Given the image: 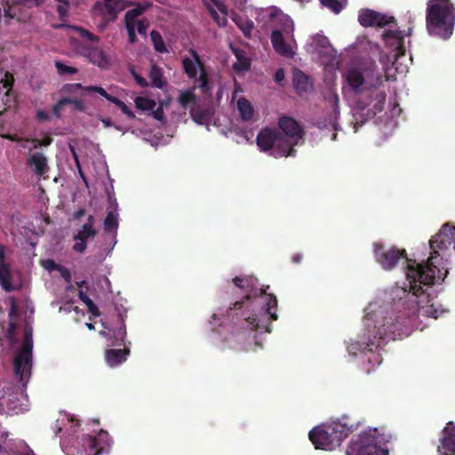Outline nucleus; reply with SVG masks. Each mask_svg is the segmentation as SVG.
Segmentation results:
<instances>
[{
  "instance_id": "1",
  "label": "nucleus",
  "mask_w": 455,
  "mask_h": 455,
  "mask_svg": "<svg viewBox=\"0 0 455 455\" xmlns=\"http://www.w3.org/2000/svg\"><path fill=\"white\" fill-rule=\"evenodd\" d=\"M430 257L425 263H417L407 258L404 249L391 248L385 251L374 243V257L386 270L393 269L403 259L406 263L405 276L409 290L403 288V305H407L408 315H434L432 298L427 289L435 283H441L448 274L447 262L455 251V227L450 223L443 225L438 233L429 240ZM436 313V311H435Z\"/></svg>"
},
{
  "instance_id": "2",
  "label": "nucleus",
  "mask_w": 455,
  "mask_h": 455,
  "mask_svg": "<svg viewBox=\"0 0 455 455\" xmlns=\"http://www.w3.org/2000/svg\"><path fill=\"white\" fill-rule=\"evenodd\" d=\"M256 281L253 276H235L233 283L246 292L245 296L235 301L227 314L214 313L212 319L221 320L220 325H222L228 320L234 322L235 315L240 316L243 320V326L245 325L247 329L270 332V322L278 318L275 312L277 299L262 288H255Z\"/></svg>"
},
{
  "instance_id": "3",
  "label": "nucleus",
  "mask_w": 455,
  "mask_h": 455,
  "mask_svg": "<svg viewBox=\"0 0 455 455\" xmlns=\"http://www.w3.org/2000/svg\"><path fill=\"white\" fill-rule=\"evenodd\" d=\"M395 27L396 19L394 16L371 10V28L380 36L387 50H379V45H374L379 50L381 71H379L378 67L371 62V96L373 89L379 88L384 81L395 80V62L405 54V34L400 29L394 28Z\"/></svg>"
},
{
  "instance_id": "4",
  "label": "nucleus",
  "mask_w": 455,
  "mask_h": 455,
  "mask_svg": "<svg viewBox=\"0 0 455 455\" xmlns=\"http://www.w3.org/2000/svg\"><path fill=\"white\" fill-rule=\"evenodd\" d=\"M455 25V6L451 0H428L426 28L428 34L443 40L451 37Z\"/></svg>"
},
{
  "instance_id": "5",
  "label": "nucleus",
  "mask_w": 455,
  "mask_h": 455,
  "mask_svg": "<svg viewBox=\"0 0 455 455\" xmlns=\"http://www.w3.org/2000/svg\"><path fill=\"white\" fill-rule=\"evenodd\" d=\"M354 431L353 424L342 422L339 419L329 424H322L312 428L309 440L315 449L332 450L340 445L341 442Z\"/></svg>"
},
{
  "instance_id": "6",
  "label": "nucleus",
  "mask_w": 455,
  "mask_h": 455,
  "mask_svg": "<svg viewBox=\"0 0 455 455\" xmlns=\"http://www.w3.org/2000/svg\"><path fill=\"white\" fill-rule=\"evenodd\" d=\"M376 100L378 102L374 105V112L371 119H373L374 126L378 132L387 136L392 132L395 126L394 117L398 116L402 110L398 108V104L396 103H393L392 108L389 109V111L383 110V104L386 100L385 91H379L376 94Z\"/></svg>"
},
{
  "instance_id": "7",
  "label": "nucleus",
  "mask_w": 455,
  "mask_h": 455,
  "mask_svg": "<svg viewBox=\"0 0 455 455\" xmlns=\"http://www.w3.org/2000/svg\"><path fill=\"white\" fill-rule=\"evenodd\" d=\"M257 145L262 151H270V155L275 158L289 156L291 144L284 140L280 132L265 128L257 136Z\"/></svg>"
},
{
  "instance_id": "8",
  "label": "nucleus",
  "mask_w": 455,
  "mask_h": 455,
  "mask_svg": "<svg viewBox=\"0 0 455 455\" xmlns=\"http://www.w3.org/2000/svg\"><path fill=\"white\" fill-rule=\"evenodd\" d=\"M84 455H100L108 453L112 446L113 441L108 433L100 430L96 436L84 435L81 439ZM73 455H84L83 452H77Z\"/></svg>"
},
{
  "instance_id": "9",
  "label": "nucleus",
  "mask_w": 455,
  "mask_h": 455,
  "mask_svg": "<svg viewBox=\"0 0 455 455\" xmlns=\"http://www.w3.org/2000/svg\"><path fill=\"white\" fill-rule=\"evenodd\" d=\"M293 23L291 20L286 19L283 22V28H277L271 33V43L274 50L281 56L292 58L294 52L291 46L286 43L285 37L292 35Z\"/></svg>"
},
{
  "instance_id": "10",
  "label": "nucleus",
  "mask_w": 455,
  "mask_h": 455,
  "mask_svg": "<svg viewBox=\"0 0 455 455\" xmlns=\"http://www.w3.org/2000/svg\"><path fill=\"white\" fill-rule=\"evenodd\" d=\"M278 125L282 130L281 133L284 140L291 144V150H289V156H294L296 150L294 147L298 144L299 140L303 138L304 132L298 122L292 117L283 116L279 119Z\"/></svg>"
},
{
  "instance_id": "11",
  "label": "nucleus",
  "mask_w": 455,
  "mask_h": 455,
  "mask_svg": "<svg viewBox=\"0 0 455 455\" xmlns=\"http://www.w3.org/2000/svg\"><path fill=\"white\" fill-rule=\"evenodd\" d=\"M33 341L31 335L26 332L21 349L14 358V371L22 380L27 368L30 369L32 360Z\"/></svg>"
},
{
  "instance_id": "12",
  "label": "nucleus",
  "mask_w": 455,
  "mask_h": 455,
  "mask_svg": "<svg viewBox=\"0 0 455 455\" xmlns=\"http://www.w3.org/2000/svg\"><path fill=\"white\" fill-rule=\"evenodd\" d=\"M104 3L96 2L92 11L94 14L101 15L107 24L117 18L118 13L124 9L123 0H104Z\"/></svg>"
},
{
  "instance_id": "13",
  "label": "nucleus",
  "mask_w": 455,
  "mask_h": 455,
  "mask_svg": "<svg viewBox=\"0 0 455 455\" xmlns=\"http://www.w3.org/2000/svg\"><path fill=\"white\" fill-rule=\"evenodd\" d=\"M392 435L385 427L371 429V455H389Z\"/></svg>"
},
{
  "instance_id": "14",
  "label": "nucleus",
  "mask_w": 455,
  "mask_h": 455,
  "mask_svg": "<svg viewBox=\"0 0 455 455\" xmlns=\"http://www.w3.org/2000/svg\"><path fill=\"white\" fill-rule=\"evenodd\" d=\"M346 452L347 455H370V430L353 437Z\"/></svg>"
},
{
  "instance_id": "15",
  "label": "nucleus",
  "mask_w": 455,
  "mask_h": 455,
  "mask_svg": "<svg viewBox=\"0 0 455 455\" xmlns=\"http://www.w3.org/2000/svg\"><path fill=\"white\" fill-rule=\"evenodd\" d=\"M188 52L192 58L184 57L182 59V67L188 77L194 79L196 78L198 70L201 72L202 68H205V67L196 50L191 48L188 50Z\"/></svg>"
},
{
  "instance_id": "16",
  "label": "nucleus",
  "mask_w": 455,
  "mask_h": 455,
  "mask_svg": "<svg viewBox=\"0 0 455 455\" xmlns=\"http://www.w3.org/2000/svg\"><path fill=\"white\" fill-rule=\"evenodd\" d=\"M97 235V228L83 225L73 236L76 242L73 245V250L79 253L84 252L87 249V240L90 238L93 239Z\"/></svg>"
},
{
  "instance_id": "17",
  "label": "nucleus",
  "mask_w": 455,
  "mask_h": 455,
  "mask_svg": "<svg viewBox=\"0 0 455 455\" xmlns=\"http://www.w3.org/2000/svg\"><path fill=\"white\" fill-rule=\"evenodd\" d=\"M6 247L0 243V285L5 291H14L10 266L5 262Z\"/></svg>"
},
{
  "instance_id": "18",
  "label": "nucleus",
  "mask_w": 455,
  "mask_h": 455,
  "mask_svg": "<svg viewBox=\"0 0 455 455\" xmlns=\"http://www.w3.org/2000/svg\"><path fill=\"white\" fill-rule=\"evenodd\" d=\"M27 165L32 168L34 173L39 177L44 175L50 169L48 160L42 152H30L27 159Z\"/></svg>"
},
{
  "instance_id": "19",
  "label": "nucleus",
  "mask_w": 455,
  "mask_h": 455,
  "mask_svg": "<svg viewBox=\"0 0 455 455\" xmlns=\"http://www.w3.org/2000/svg\"><path fill=\"white\" fill-rule=\"evenodd\" d=\"M116 310L117 311V316L119 318L121 326L116 330H110L108 341L110 346H122L124 343V339L126 337V326L124 323V319L126 317V310H121L117 307H116Z\"/></svg>"
},
{
  "instance_id": "20",
  "label": "nucleus",
  "mask_w": 455,
  "mask_h": 455,
  "mask_svg": "<svg viewBox=\"0 0 455 455\" xmlns=\"http://www.w3.org/2000/svg\"><path fill=\"white\" fill-rule=\"evenodd\" d=\"M130 353L129 348H110L105 352V359L111 367L121 364L125 362Z\"/></svg>"
},
{
  "instance_id": "21",
  "label": "nucleus",
  "mask_w": 455,
  "mask_h": 455,
  "mask_svg": "<svg viewBox=\"0 0 455 455\" xmlns=\"http://www.w3.org/2000/svg\"><path fill=\"white\" fill-rule=\"evenodd\" d=\"M441 442L443 448L450 452V455H455V425L452 422H449L444 427Z\"/></svg>"
},
{
  "instance_id": "22",
  "label": "nucleus",
  "mask_w": 455,
  "mask_h": 455,
  "mask_svg": "<svg viewBox=\"0 0 455 455\" xmlns=\"http://www.w3.org/2000/svg\"><path fill=\"white\" fill-rule=\"evenodd\" d=\"M346 81L355 92H360L365 79L362 72L356 68H351L346 73Z\"/></svg>"
},
{
  "instance_id": "23",
  "label": "nucleus",
  "mask_w": 455,
  "mask_h": 455,
  "mask_svg": "<svg viewBox=\"0 0 455 455\" xmlns=\"http://www.w3.org/2000/svg\"><path fill=\"white\" fill-rule=\"evenodd\" d=\"M88 58L92 63L101 68H108L109 60L103 50L100 48H92L89 51Z\"/></svg>"
},
{
  "instance_id": "24",
  "label": "nucleus",
  "mask_w": 455,
  "mask_h": 455,
  "mask_svg": "<svg viewBox=\"0 0 455 455\" xmlns=\"http://www.w3.org/2000/svg\"><path fill=\"white\" fill-rule=\"evenodd\" d=\"M353 116L355 119V129L356 132L358 126L363 125L368 121L370 116V108L366 106H363L361 102H357L354 108Z\"/></svg>"
},
{
  "instance_id": "25",
  "label": "nucleus",
  "mask_w": 455,
  "mask_h": 455,
  "mask_svg": "<svg viewBox=\"0 0 455 455\" xmlns=\"http://www.w3.org/2000/svg\"><path fill=\"white\" fill-rule=\"evenodd\" d=\"M236 61L233 63V69L236 72L246 71L251 68V60L246 56V52L241 49H233Z\"/></svg>"
},
{
  "instance_id": "26",
  "label": "nucleus",
  "mask_w": 455,
  "mask_h": 455,
  "mask_svg": "<svg viewBox=\"0 0 455 455\" xmlns=\"http://www.w3.org/2000/svg\"><path fill=\"white\" fill-rule=\"evenodd\" d=\"M293 86L299 94L307 92L309 88L308 76L300 70L293 73Z\"/></svg>"
},
{
  "instance_id": "27",
  "label": "nucleus",
  "mask_w": 455,
  "mask_h": 455,
  "mask_svg": "<svg viewBox=\"0 0 455 455\" xmlns=\"http://www.w3.org/2000/svg\"><path fill=\"white\" fill-rule=\"evenodd\" d=\"M237 108L240 113V116L243 121H250L252 119L254 109L247 99L240 98L237 100Z\"/></svg>"
},
{
  "instance_id": "28",
  "label": "nucleus",
  "mask_w": 455,
  "mask_h": 455,
  "mask_svg": "<svg viewBox=\"0 0 455 455\" xmlns=\"http://www.w3.org/2000/svg\"><path fill=\"white\" fill-rule=\"evenodd\" d=\"M149 78L151 80L152 85L156 88L163 89L165 85L162 69L156 64L151 66Z\"/></svg>"
},
{
  "instance_id": "29",
  "label": "nucleus",
  "mask_w": 455,
  "mask_h": 455,
  "mask_svg": "<svg viewBox=\"0 0 455 455\" xmlns=\"http://www.w3.org/2000/svg\"><path fill=\"white\" fill-rule=\"evenodd\" d=\"M148 7H149L148 4H138L136 5V7L127 11L124 15L125 23L128 22V23L135 24V19L137 17L140 16L141 14H143Z\"/></svg>"
},
{
  "instance_id": "30",
  "label": "nucleus",
  "mask_w": 455,
  "mask_h": 455,
  "mask_svg": "<svg viewBox=\"0 0 455 455\" xmlns=\"http://www.w3.org/2000/svg\"><path fill=\"white\" fill-rule=\"evenodd\" d=\"M103 227L107 233L116 231L118 228L117 214L113 212H108L103 222Z\"/></svg>"
},
{
  "instance_id": "31",
  "label": "nucleus",
  "mask_w": 455,
  "mask_h": 455,
  "mask_svg": "<svg viewBox=\"0 0 455 455\" xmlns=\"http://www.w3.org/2000/svg\"><path fill=\"white\" fill-rule=\"evenodd\" d=\"M78 298L80 299L81 301H83L86 307H87V309H88V312L93 316V317H98L100 316V312L98 308V307L94 304V302L89 298L88 295H86V293H84V291H80L78 292Z\"/></svg>"
},
{
  "instance_id": "32",
  "label": "nucleus",
  "mask_w": 455,
  "mask_h": 455,
  "mask_svg": "<svg viewBox=\"0 0 455 455\" xmlns=\"http://www.w3.org/2000/svg\"><path fill=\"white\" fill-rule=\"evenodd\" d=\"M150 37L152 43L154 44V48L157 52L166 53L168 52V49L165 46V44L163 40L161 34L156 30H152L150 33Z\"/></svg>"
},
{
  "instance_id": "33",
  "label": "nucleus",
  "mask_w": 455,
  "mask_h": 455,
  "mask_svg": "<svg viewBox=\"0 0 455 455\" xmlns=\"http://www.w3.org/2000/svg\"><path fill=\"white\" fill-rule=\"evenodd\" d=\"M135 106L140 110L149 111L156 108V102L152 99L139 96L135 99Z\"/></svg>"
},
{
  "instance_id": "34",
  "label": "nucleus",
  "mask_w": 455,
  "mask_h": 455,
  "mask_svg": "<svg viewBox=\"0 0 455 455\" xmlns=\"http://www.w3.org/2000/svg\"><path fill=\"white\" fill-rule=\"evenodd\" d=\"M237 27L243 31L245 36H250V34L253 28V22L248 19H243L242 17L236 16L233 19Z\"/></svg>"
},
{
  "instance_id": "35",
  "label": "nucleus",
  "mask_w": 455,
  "mask_h": 455,
  "mask_svg": "<svg viewBox=\"0 0 455 455\" xmlns=\"http://www.w3.org/2000/svg\"><path fill=\"white\" fill-rule=\"evenodd\" d=\"M323 6L331 10L334 13H339L347 4V0L344 2L340 0H320Z\"/></svg>"
},
{
  "instance_id": "36",
  "label": "nucleus",
  "mask_w": 455,
  "mask_h": 455,
  "mask_svg": "<svg viewBox=\"0 0 455 455\" xmlns=\"http://www.w3.org/2000/svg\"><path fill=\"white\" fill-rule=\"evenodd\" d=\"M190 115L192 119L198 124H207L209 119L208 112L205 109H192Z\"/></svg>"
},
{
  "instance_id": "37",
  "label": "nucleus",
  "mask_w": 455,
  "mask_h": 455,
  "mask_svg": "<svg viewBox=\"0 0 455 455\" xmlns=\"http://www.w3.org/2000/svg\"><path fill=\"white\" fill-rule=\"evenodd\" d=\"M198 88L203 93H206L211 90L208 75L205 68H202L199 77L197 79Z\"/></svg>"
},
{
  "instance_id": "38",
  "label": "nucleus",
  "mask_w": 455,
  "mask_h": 455,
  "mask_svg": "<svg viewBox=\"0 0 455 455\" xmlns=\"http://www.w3.org/2000/svg\"><path fill=\"white\" fill-rule=\"evenodd\" d=\"M178 100L181 107L187 108L188 104L196 102V95L192 91L182 92Z\"/></svg>"
},
{
  "instance_id": "39",
  "label": "nucleus",
  "mask_w": 455,
  "mask_h": 455,
  "mask_svg": "<svg viewBox=\"0 0 455 455\" xmlns=\"http://www.w3.org/2000/svg\"><path fill=\"white\" fill-rule=\"evenodd\" d=\"M84 92H97V93H99L100 95H101L102 97H104L106 100H108L110 102H112V100H114V99L116 98L115 96L109 94L101 86L89 85V86L84 87Z\"/></svg>"
},
{
  "instance_id": "40",
  "label": "nucleus",
  "mask_w": 455,
  "mask_h": 455,
  "mask_svg": "<svg viewBox=\"0 0 455 455\" xmlns=\"http://www.w3.org/2000/svg\"><path fill=\"white\" fill-rule=\"evenodd\" d=\"M55 68L59 75H74L77 73V69L73 67L67 66L63 62L57 60L55 61Z\"/></svg>"
},
{
  "instance_id": "41",
  "label": "nucleus",
  "mask_w": 455,
  "mask_h": 455,
  "mask_svg": "<svg viewBox=\"0 0 455 455\" xmlns=\"http://www.w3.org/2000/svg\"><path fill=\"white\" fill-rule=\"evenodd\" d=\"M28 142H31L33 144V148L31 149H36L39 147H48L52 143V138L49 135L45 136L42 140L39 139H31L27 140Z\"/></svg>"
},
{
  "instance_id": "42",
  "label": "nucleus",
  "mask_w": 455,
  "mask_h": 455,
  "mask_svg": "<svg viewBox=\"0 0 455 455\" xmlns=\"http://www.w3.org/2000/svg\"><path fill=\"white\" fill-rule=\"evenodd\" d=\"M71 101L70 98H62L52 107V114L56 117H60L61 111L63 110L64 107L67 105H69V102Z\"/></svg>"
},
{
  "instance_id": "43",
  "label": "nucleus",
  "mask_w": 455,
  "mask_h": 455,
  "mask_svg": "<svg viewBox=\"0 0 455 455\" xmlns=\"http://www.w3.org/2000/svg\"><path fill=\"white\" fill-rule=\"evenodd\" d=\"M112 103H114L116 106H117L121 111L125 114L129 118L132 119L135 117L134 113L128 108V106L120 99L115 98L114 100H112Z\"/></svg>"
},
{
  "instance_id": "44",
  "label": "nucleus",
  "mask_w": 455,
  "mask_h": 455,
  "mask_svg": "<svg viewBox=\"0 0 455 455\" xmlns=\"http://www.w3.org/2000/svg\"><path fill=\"white\" fill-rule=\"evenodd\" d=\"M76 30L78 31L79 36L84 39H86L90 42H99L100 41V38L98 36L91 33L90 31H88L85 28H76Z\"/></svg>"
},
{
  "instance_id": "45",
  "label": "nucleus",
  "mask_w": 455,
  "mask_h": 455,
  "mask_svg": "<svg viewBox=\"0 0 455 455\" xmlns=\"http://www.w3.org/2000/svg\"><path fill=\"white\" fill-rule=\"evenodd\" d=\"M44 0H17V3L26 8L31 9L40 6L44 4Z\"/></svg>"
},
{
  "instance_id": "46",
  "label": "nucleus",
  "mask_w": 455,
  "mask_h": 455,
  "mask_svg": "<svg viewBox=\"0 0 455 455\" xmlns=\"http://www.w3.org/2000/svg\"><path fill=\"white\" fill-rule=\"evenodd\" d=\"M149 27V21L147 18H143L137 23V31L140 35L146 36L147 30Z\"/></svg>"
},
{
  "instance_id": "47",
  "label": "nucleus",
  "mask_w": 455,
  "mask_h": 455,
  "mask_svg": "<svg viewBox=\"0 0 455 455\" xmlns=\"http://www.w3.org/2000/svg\"><path fill=\"white\" fill-rule=\"evenodd\" d=\"M84 87L85 86L82 85L81 84H68L62 87L61 91L68 93H74L77 90L84 91Z\"/></svg>"
},
{
  "instance_id": "48",
  "label": "nucleus",
  "mask_w": 455,
  "mask_h": 455,
  "mask_svg": "<svg viewBox=\"0 0 455 455\" xmlns=\"http://www.w3.org/2000/svg\"><path fill=\"white\" fill-rule=\"evenodd\" d=\"M125 27L128 32L129 42L134 44L137 41L135 24L126 22Z\"/></svg>"
},
{
  "instance_id": "49",
  "label": "nucleus",
  "mask_w": 455,
  "mask_h": 455,
  "mask_svg": "<svg viewBox=\"0 0 455 455\" xmlns=\"http://www.w3.org/2000/svg\"><path fill=\"white\" fill-rule=\"evenodd\" d=\"M359 22L363 27H370V9H364L359 15Z\"/></svg>"
},
{
  "instance_id": "50",
  "label": "nucleus",
  "mask_w": 455,
  "mask_h": 455,
  "mask_svg": "<svg viewBox=\"0 0 455 455\" xmlns=\"http://www.w3.org/2000/svg\"><path fill=\"white\" fill-rule=\"evenodd\" d=\"M132 76H133L134 80L136 81L137 84H139L140 87L146 88L148 86V83L146 78H144L143 76H141L140 75H139L138 73H136L134 71H132Z\"/></svg>"
},
{
  "instance_id": "51",
  "label": "nucleus",
  "mask_w": 455,
  "mask_h": 455,
  "mask_svg": "<svg viewBox=\"0 0 455 455\" xmlns=\"http://www.w3.org/2000/svg\"><path fill=\"white\" fill-rule=\"evenodd\" d=\"M151 111L155 119L158 121H163L164 119V113L162 106H158L156 108H154Z\"/></svg>"
},
{
  "instance_id": "52",
  "label": "nucleus",
  "mask_w": 455,
  "mask_h": 455,
  "mask_svg": "<svg viewBox=\"0 0 455 455\" xmlns=\"http://www.w3.org/2000/svg\"><path fill=\"white\" fill-rule=\"evenodd\" d=\"M69 104L74 105L75 108L80 112L85 111V105L82 100L79 99H71Z\"/></svg>"
},
{
  "instance_id": "53",
  "label": "nucleus",
  "mask_w": 455,
  "mask_h": 455,
  "mask_svg": "<svg viewBox=\"0 0 455 455\" xmlns=\"http://www.w3.org/2000/svg\"><path fill=\"white\" fill-rule=\"evenodd\" d=\"M36 119L40 122H43V121H49L50 120V115L48 112L44 111V110H39L36 112Z\"/></svg>"
},
{
  "instance_id": "54",
  "label": "nucleus",
  "mask_w": 455,
  "mask_h": 455,
  "mask_svg": "<svg viewBox=\"0 0 455 455\" xmlns=\"http://www.w3.org/2000/svg\"><path fill=\"white\" fill-rule=\"evenodd\" d=\"M58 271L60 273L61 276H62V277H63L67 282H69V281H70V279H71V274H70V271H69L67 267H63V266H60Z\"/></svg>"
},
{
  "instance_id": "55",
  "label": "nucleus",
  "mask_w": 455,
  "mask_h": 455,
  "mask_svg": "<svg viewBox=\"0 0 455 455\" xmlns=\"http://www.w3.org/2000/svg\"><path fill=\"white\" fill-rule=\"evenodd\" d=\"M60 266L61 265L56 264L52 259H48L44 263L45 268H47L50 271H52V270H59Z\"/></svg>"
},
{
  "instance_id": "56",
  "label": "nucleus",
  "mask_w": 455,
  "mask_h": 455,
  "mask_svg": "<svg viewBox=\"0 0 455 455\" xmlns=\"http://www.w3.org/2000/svg\"><path fill=\"white\" fill-rule=\"evenodd\" d=\"M285 77V72L283 68H279L275 71V81L276 83H280L284 80Z\"/></svg>"
},
{
  "instance_id": "57",
  "label": "nucleus",
  "mask_w": 455,
  "mask_h": 455,
  "mask_svg": "<svg viewBox=\"0 0 455 455\" xmlns=\"http://www.w3.org/2000/svg\"><path fill=\"white\" fill-rule=\"evenodd\" d=\"M68 5H69V4L68 5L65 4L58 5L57 11L60 16H64L67 14Z\"/></svg>"
},
{
  "instance_id": "58",
  "label": "nucleus",
  "mask_w": 455,
  "mask_h": 455,
  "mask_svg": "<svg viewBox=\"0 0 455 455\" xmlns=\"http://www.w3.org/2000/svg\"><path fill=\"white\" fill-rule=\"evenodd\" d=\"M5 76L7 77V79H6V81H5L4 84V86L7 88V87H9V86H12V84H13V82H14V79H13L12 75H11V74H9V73H6V74H5Z\"/></svg>"
},
{
  "instance_id": "59",
  "label": "nucleus",
  "mask_w": 455,
  "mask_h": 455,
  "mask_svg": "<svg viewBox=\"0 0 455 455\" xmlns=\"http://www.w3.org/2000/svg\"><path fill=\"white\" fill-rule=\"evenodd\" d=\"M302 258H303V256L298 252V253H295L292 255L291 261L294 264H299L302 261Z\"/></svg>"
},
{
  "instance_id": "60",
  "label": "nucleus",
  "mask_w": 455,
  "mask_h": 455,
  "mask_svg": "<svg viewBox=\"0 0 455 455\" xmlns=\"http://www.w3.org/2000/svg\"><path fill=\"white\" fill-rule=\"evenodd\" d=\"M94 224H95V218H94V216L89 215L88 218H87V221H86L85 224H84V226H89L91 228H94Z\"/></svg>"
},
{
  "instance_id": "61",
  "label": "nucleus",
  "mask_w": 455,
  "mask_h": 455,
  "mask_svg": "<svg viewBox=\"0 0 455 455\" xmlns=\"http://www.w3.org/2000/svg\"><path fill=\"white\" fill-rule=\"evenodd\" d=\"M84 215H85V210L84 209H80V210L75 212V213L73 215V218H74V220H79Z\"/></svg>"
},
{
  "instance_id": "62",
  "label": "nucleus",
  "mask_w": 455,
  "mask_h": 455,
  "mask_svg": "<svg viewBox=\"0 0 455 455\" xmlns=\"http://www.w3.org/2000/svg\"><path fill=\"white\" fill-rule=\"evenodd\" d=\"M380 355L379 354H376V353H373L371 351V362L374 360V361H377L378 363L379 364L381 362L379 360Z\"/></svg>"
},
{
  "instance_id": "63",
  "label": "nucleus",
  "mask_w": 455,
  "mask_h": 455,
  "mask_svg": "<svg viewBox=\"0 0 455 455\" xmlns=\"http://www.w3.org/2000/svg\"><path fill=\"white\" fill-rule=\"evenodd\" d=\"M71 151H72V153H73V155H74V157H75V160H76V162L77 166L80 168V165H79V162H78V158H77L76 153V151H75L74 148H72V147H71Z\"/></svg>"
},
{
  "instance_id": "64",
  "label": "nucleus",
  "mask_w": 455,
  "mask_h": 455,
  "mask_svg": "<svg viewBox=\"0 0 455 455\" xmlns=\"http://www.w3.org/2000/svg\"><path fill=\"white\" fill-rule=\"evenodd\" d=\"M86 327L89 329V330H94V324L92 323H86Z\"/></svg>"
}]
</instances>
